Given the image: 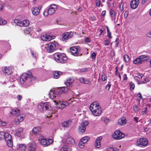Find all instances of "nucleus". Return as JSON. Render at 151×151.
Instances as JSON below:
<instances>
[{
    "label": "nucleus",
    "instance_id": "1",
    "mask_svg": "<svg viewBox=\"0 0 151 151\" xmlns=\"http://www.w3.org/2000/svg\"><path fill=\"white\" fill-rule=\"evenodd\" d=\"M90 109L95 116H99L101 112V107L96 102H94L90 105Z\"/></svg>",
    "mask_w": 151,
    "mask_h": 151
},
{
    "label": "nucleus",
    "instance_id": "2",
    "mask_svg": "<svg viewBox=\"0 0 151 151\" xmlns=\"http://www.w3.org/2000/svg\"><path fill=\"white\" fill-rule=\"evenodd\" d=\"M30 72H29V75L28 74L24 73L21 76L20 78V81L21 84H24V83L26 82L28 83L29 81L32 82L33 81H34L36 78L35 77H31V76H30L29 75H31Z\"/></svg>",
    "mask_w": 151,
    "mask_h": 151
},
{
    "label": "nucleus",
    "instance_id": "3",
    "mask_svg": "<svg viewBox=\"0 0 151 151\" xmlns=\"http://www.w3.org/2000/svg\"><path fill=\"white\" fill-rule=\"evenodd\" d=\"M54 56L55 60L58 63H65L67 60V57L64 54L58 52L54 54Z\"/></svg>",
    "mask_w": 151,
    "mask_h": 151
},
{
    "label": "nucleus",
    "instance_id": "4",
    "mask_svg": "<svg viewBox=\"0 0 151 151\" xmlns=\"http://www.w3.org/2000/svg\"><path fill=\"white\" fill-rule=\"evenodd\" d=\"M66 89H67L66 87H61L54 91H50V97L53 99L56 98L57 96H59L58 92L59 93H64Z\"/></svg>",
    "mask_w": 151,
    "mask_h": 151
},
{
    "label": "nucleus",
    "instance_id": "5",
    "mask_svg": "<svg viewBox=\"0 0 151 151\" xmlns=\"http://www.w3.org/2000/svg\"><path fill=\"white\" fill-rule=\"evenodd\" d=\"M58 44L55 41L51 42L48 45L47 50L48 52L52 53L54 52L57 50L58 47Z\"/></svg>",
    "mask_w": 151,
    "mask_h": 151
},
{
    "label": "nucleus",
    "instance_id": "6",
    "mask_svg": "<svg viewBox=\"0 0 151 151\" xmlns=\"http://www.w3.org/2000/svg\"><path fill=\"white\" fill-rule=\"evenodd\" d=\"M50 108V105L47 102L44 103H41L38 106V109L42 112H43L46 110H49Z\"/></svg>",
    "mask_w": 151,
    "mask_h": 151
},
{
    "label": "nucleus",
    "instance_id": "7",
    "mask_svg": "<svg viewBox=\"0 0 151 151\" xmlns=\"http://www.w3.org/2000/svg\"><path fill=\"white\" fill-rule=\"evenodd\" d=\"M70 51L72 54L74 56H78V55L79 56L82 55V54H80L81 49L80 46H73L70 48Z\"/></svg>",
    "mask_w": 151,
    "mask_h": 151
},
{
    "label": "nucleus",
    "instance_id": "8",
    "mask_svg": "<svg viewBox=\"0 0 151 151\" xmlns=\"http://www.w3.org/2000/svg\"><path fill=\"white\" fill-rule=\"evenodd\" d=\"M147 58L148 57L146 55H141L134 60L133 63L134 64H140L143 63L144 61L147 60Z\"/></svg>",
    "mask_w": 151,
    "mask_h": 151
},
{
    "label": "nucleus",
    "instance_id": "9",
    "mask_svg": "<svg viewBox=\"0 0 151 151\" xmlns=\"http://www.w3.org/2000/svg\"><path fill=\"white\" fill-rule=\"evenodd\" d=\"M4 139L6 142L7 145L9 147H11L13 145V142L11 135L8 133H6Z\"/></svg>",
    "mask_w": 151,
    "mask_h": 151
},
{
    "label": "nucleus",
    "instance_id": "10",
    "mask_svg": "<svg viewBox=\"0 0 151 151\" xmlns=\"http://www.w3.org/2000/svg\"><path fill=\"white\" fill-rule=\"evenodd\" d=\"M124 136V134L119 130H116L113 134V138L116 140L120 139L123 138Z\"/></svg>",
    "mask_w": 151,
    "mask_h": 151
},
{
    "label": "nucleus",
    "instance_id": "11",
    "mask_svg": "<svg viewBox=\"0 0 151 151\" xmlns=\"http://www.w3.org/2000/svg\"><path fill=\"white\" fill-rule=\"evenodd\" d=\"M14 22L17 25L20 27H27L28 26L29 24V22L27 20H24L23 21H20L19 20L15 19L14 21Z\"/></svg>",
    "mask_w": 151,
    "mask_h": 151
},
{
    "label": "nucleus",
    "instance_id": "12",
    "mask_svg": "<svg viewBox=\"0 0 151 151\" xmlns=\"http://www.w3.org/2000/svg\"><path fill=\"white\" fill-rule=\"evenodd\" d=\"M88 124V122L87 121H85L82 123L78 127V132L80 134L83 133L86 129V127Z\"/></svg>",
    "mask_w": 151,
    "mask_h": 151
},
{
    "label": "nucleus",
    "instance_id": "13",
    "mask_svg": "<svg viewBox=\"0 0 151 151\" xmlns=\"http://www.w3.org/2000/svg\"><path fill=\"white\" fill-rule=\"evenodd\" d=\"M53 101L56 103L55 104L56 105L57 108L59 109H62L64 108H65L68 105V102H63L62 101L59 102H57V101L54 100Z\"/></svg>",
    "mask_w": 151,
    "mask_h": 151
},
{
    "label": "nucleus",
    "instance_id": "14",
    "mask_svg": "<svg viewBox=\"0 0 151 151\" xmlns=\"http://www.w3.org/2000/svg\"><path fill=\"white\" fill-rule=\"evenodd\" d=\"M148 141L147 139L145 138L139 139H137V145H139L143 146H145L148 144Z\"/></svg>",
    "mask_w": 151,
    "mask_h": 151
},
{
    "label": "nucleus",
    "instance_id": "15",
    "mask_svg": "<svg viewBox=\"0 0 151 151\" xmlns=\"http://www.w3.org/2000/svg\"><path fill=\"white\" fill-rule=\"evenodd\" d=\"M56 5L55 4H52L49 6L47 9L49 15H51L54 14L57 9Z\"/></svg>",
    "mask_w": 151,
    "mask_h": 151
},
{
    "label": "nucleus",
    "instance_id": "16",
    "mask_svg": "<svg viewBox=\"0 0 151 151\" xmlns=\"http://www.w3.org/2000/svg\"><path fill=\"white\" fill-rule=\"evenodd\" d=\"M2 70L4 74L9 75L12 72V68L11 66H4L2 67Z\"/></svg>",
    "mask_w": 151,
    "mask_h": 151
},
{
    "label": "nucleus",
    "instance_id": "17",
    "mask_svg": "<svg viewBox=\"0 0 151 151\" xmlns=\"http://www.w3.org/2000/svg\"><path fill=\"white\" fill-rule=\"evenodd\" d=\"M73 36V33L71 32H65L62 35L63 40L65 41L72 38Z\"/></svg>",
    "mask_w": 151,
    "mask_h": 151
},
{
    "label": "nucleus",
    "instance_id": "18",
    "mask_svg": "<svg viewBox=\"0 0 151 151\" xmlns=\"http://www.w3.org/2000/svg\"><path fill=\"white\" fill-rule=\"evenodd\" d=\"M20 109L17 108H15L12 110L11 112H10L9 116H13L19 115L20 114Z\"/></svg>",
    "mask_w": 151,
    "mask_h": 151
},
{
    "label": "nucleus",
    "instance_id": "19",
    "mask_svg": "<svg viewBox=\"0 0 151 151\" xmlns=\"http://www.w3.org/2000/svg\"><path fill=\"white\" fill-rule=\"evenodd\" d=\"M25 116L22 115L17 116L15 120V123L16 124L18 125L19 124L20 122H22Z\"/></svg>",
    "mask_w": 151,
    "mask_h": 151
},
{
    "label": "nucleus",
    "instance_id": "20",
    "mask_svg": "<svg viewBox=\"0 0 151 151\" xmlns=\"http://www.w3.org/2000/svg\"><path fill=\"white\" fill-rule=\"evenodd\" d=\"M41 8V7L40 6L32 7L31 10L32 14L35 15H38L40 13V10Z\"/></svg>",
    "mask_w": 151,
    "mask_h": 151
},
{
    "label": "nucleus",
    "instance_id": "21",
    "mask_svg": "<svg viewBox=\"0 0 151 151\" xmlns=\"http://www.w3.org/2000/svg\"><path fill=\"white\" fill-rule=\"evenodd\" d=\"M52 37L50 35H47L45 33H43L41 36V38L42 40L45 41H49L52 39Z\"/></svg>",
    "mask_w": 151,
    "mask_h": 151
},
{
    "label": "nucleus",
    "instance_id": "22",
    "mask_svg": "<svg viewBox=\"0 0 151 151\" xmlns=\"http://www.w3.org/2000/svg\"><path fill=\"white\" fill-rule=\"evenodd\" d=\"M36 145L35 144L31 143L28 145L26 151H35Z\"/></svg>",
    "mask_w": 151,
    "mask_h": 151
},
{
    "label": "nucleus",
    "instance_id": "23",
    "mask_svg": "<svg viewBox=\"0 0 151 151\" xmlns=\"http://www.w3.org/2000/svg\"><path fill=\"white\" fill-rule=\"evenodd\" d=\"M139 0H132L130 2V6L133 9L137 8L139 4Z\"/></svg>",
    "mask_w": 151,
    "mask_h": 151
},
{
    "label": "nucleus",
    "instance_id": "24",
    "mask_svg": "<svg viewBox=\"0 0 151 151\" xmlns=\"http://www.w3.org/2000/svg\"><path fill=\"white\" fill-rule=\"evenodd\" d=\"M109 12L111 19L112 20H115L117 14L116 12L114 10L111 9Z\"/></svg>",
    "mask_w": 151,
    "mask_h": 151
},
{
    "label": "nucleus",
    "instance_id": "25",
    "mask_svg": "<svg viewBox=\"0 0 151 151\" xmlns=\"http://www.w3.org/2000/svg\"><path fill=\"white\" fill-rule=\"evenodd\" d=\"M66 143L70 145H73L75 144V141L71 137L68 136L66 139Z\"/></svg>",
    "mask_w": 151,
    "mask_h": 151
},
{
    "label": "nucleus",
    "instance_id": "26",
    "mask_svg": "<svg viewBox=\"0 0 151 151\" xmlns=\"http://www.w3.org/2000/svg\"><path fill=\"white\" fill-rule=\"evenodd\" d=\"M102 139L101 137L97 138L96 141L95 146L96 148H99L101 147V140Z\"/></svg>",
    "mask_w": 151,
    "mask_h": 151
},
{
    "label": "nucleus",
    "instance_id": "27",
    "mask_svg": "<svg viewBox=\"0 0 151 151\" xmlns=\"http://www.w3.org/2000/svg\"><path fill=\"white\" fill-rule=\"evenodd\" d=\"M72 123V121L71 120L69 119L61 124L62 125L63 127L66 128L69 127Z\"/></svg>",
    "mask_w": 151,
    "mask_h": 151
},
{
    "label": "nucleus",
    "instance_id": "28",
    "mask_svg": "<svg viewBox=\"0 0 151 151\" xmlns=\"http://www.w3.org/2000/svg\"><path fill=\"white\" fill-rule=\"evenodd\" d=\"M139 76L141 78L137 76H134V79L137 81L138 84H142L145 83L144 82L140 81L141 78L142 79V78L143 76L142 74H141L139 75Z\"/></svg>",
    "mask_w": 151,
    "mask_h": 151
},
{
    "label": "nucleus",
    "instance_id": "29",
    "mask_svg": "<svg viewBox=\"0 0 151 151\" xmlns=\"http://www.w3.org/2000/svg\"><path fill=\"white\" fill-rule=\"evenodd\" d=\"M53 74L54 75V78L56 79L58 78L60 76L63 74V72L61 71H55L53 72Z\"/></svg>",
    "mask_w": 151,
    "mask_h": 151
},
{
    "label": "nucleus",
    "instance_id": "30",
    "mask_svg": "<svg viewBox=\"0 0 151 151\" xmlns=\"http://www.w3.org/2000/svg\"><path fill=\"white\" fill-rule=\"evenodd\" d=\"M127 120L125 117H123L119 119L118 123L119 125H124L126 124Z\"/></svg>",
    "mask_w": 151,
    "mask_h": 151
},
{
    "label": "nucleus",
    "instance_id": "31",
    "mask_svg": "<svg viewBox=\"0 0 151 151\" xmlns=\"http://www.w3.org/2000/svg\"><path fill=\"white\" fill-rule=\"evenodd\" d=\"M74 80L70 78H68L67 80V82L65 83V85L67 86L71 87L72 86V83L73 82Z\"/></svg>",
    "mask_w": 151,
    "mask_h": 151
},
{
    "label": "nucleus",
    "instance_id": "32",
    "mask_svg": "<svg viewBox=\"0 0 151 151\" xmlns=\"http://www.w3.org/2000/svg\"><path fill=\"white\" fill-rule=\"evenodd\" d=\"M41 131V128L40 127H34L32 130V133L35 134L38 133Z\"/></svg>",
    "mask_w": 151,
    "mask_h": 151
},
{
    "label": "nucleus",
    "instance_id": "33",
    "mask_svg": "<svg viewBox=\"0 0 151 151\" xmlns=\"http://www.w3.org/2000/svg\"><path fill=\"white\" fill-rule=\"evenodd\" d=\"M23 129L22 128H19L16 133V135L17 137H20L22 133Z\"/></svg>",
    "mask_w": 151,
    "mask_h": 151
},
{
    "label": "nucleus",
    "instance_id": "34",
    "mask_svg": "<svg viewBox=\"0 0 151 151\" xmlns=\"http://www.w3.org/2000/svg\"><path fill=\"white\" fill-rule=\"evenodd\" d=\"M40 142L41 144L44 146L49 145V142H47V140L46 139H41Z\"/></svg>",
    "mask_w": 151,
    "mask_h": 151
},
{
    "label": "nucleus",
    "instance_id": "35",
    "mask_svg": "<svg viewBox=\"0 0 151 151\" xmlns=\"http://www.w3.org/2000/svg\"><path fill=\"white\" fill-rule=\"evenodd\" d=\"M79 81L85 84H88L89 82L88 80L86 79L83 77H81L79 78Z\"/></svg>",
    "mask_w": 151,
    "mask_h": 151
},
{
    "label": "nucleus",
    "instance_id": "36",
    "mask_svg": "<svg viewBox=\"0 0 151 151\" xmlns=\"http://www.w3.org/2000/svg\"><path fill=\"white\" fill-rule=\"evenodd\" d=\"M71 149L67 147L65 145L60 150V151H71Z\"/></svg>",
    "mask_w": 151,
    "mask_h": 151
},
{
    "label": "nucleus",
    "instance_id": "37",
    "mask_svg": "<svg viewBox=\"0 0 151 151\" xmlns=\"http://www.w3.org/2000/svg\"><path fill=\"white\" fill-rule=\"evenodd\" d=\"M124 60L125 63H128L129 60V56L127 54L124 55Z\"/></svg>",
    "mask_w": 151,
    "mask_h": 151
},
{
    "label": "nucleus",
    "instance_id": "38",
    "mask_svg": "<svg viewBox=\"0 0 151 151\" xmlns=\"http://www.w3.org/2000/svg\"><path fill=\"white\" fill-rule=\"evenodd\" d=\"M89 139V138L87 136L81 139V141H82L85 144L86 143Z\"/></svg>",
    "mask_w": 151,
    "mask_h": 151
},
{
    "label": "nucleus",
    "instance_id": "39",
    "mask_svg": "<svg viewBox=\"0 0 151 151\" xmlns=\"http://www.w3.org/2000/svg\"><path fill=\"white\" fill-rule=\"evenodd\" d=\"M6 133L3 131L0 132V140L4 139Z\"/></svg>",
    "mask_w": 151,
    "mask_h": 151
},
{
    "label": "nucleus",
    "instance_id": "40",
    "mask_svg": "<svg viewBox=\"0 0 151 151\" xmlns=\"http://www.w3.org/2000/svg\"><path fill=\"white\" fill-rule=\"evenodd\" d=\"M107 32V36L110 39L112 38V37L111 36V33L110 32L109 30L108 27L107 26L106 27Z\"/></svg>",
    "mask_w": 151,
    "mask_h": 151
},
{
    "label": "nucleus",
    "instance_id": "41",
    "mask_svg": "<svg viewBox=\"0 0 151 151\" xmlns=\"http://www.w3.org/2000/svg\"><path fill=\"white\" fill-rule=\"evenodd\" d=\"M124 4L122 2H120L119 3V8L120 11L122 12L124 8Z\"/></svg>",
    "mask_w": 151,
    "mask_h": 151
},
{
    "label": "nucleus",
    "instance_id": "42",
    "mask_svg": "<svg viewBox=\"0 0 151 151\" xmlns=\"http://www.w3.org/2000/svg\"><path fill=\"white\" fill-rule=\"evenodd\" d=\"M101 79L103 81H105L107 80V76L106 74L103 73L102 74L101 77Z\"/></svg>",
    "mask_w": 151,
    "mask_h": 151
},
{
    "label": "nucleus",
    "instance_id": "43",
    "mask_svg": "<svg viewBox=\"0 0 151 151\" xmlns=\"http://www.w3.org/2000/svg\"><path fill=\"white\" fill-rule=\"evenodd\" d=\"M82 142V141L80 140L78 143V146L81 148H83L84 147L85 144Z\"/></svg>",
    "mask_w": 151,
    "mask_h": 151
},
{
    "label": "nucleus",
    "instance_id": "44",
    "mask_svg": "<svg viewBox=\"0 0 151 151\" xmlns=\"http://www.w3.org/2000/svg\"><path fill=\"white\" fill-rule=\"evenodd\" d=\"M19 147L21 150H24L26 148L24 144H20L19 145Z\"/></svg>",
    "mask_w": 151,
    "mask_h": 151
},
{
    "label": "nucleus",
    "instance_id": "45",
    "mask_svg": "<svg viewBox=\"0 0 151 151\" xmlns=\"http://www.w3.org/2000/svg\"><path fill=\"white\" fill-rule=\"evenodd\" d=\"M30 29L29 28H27L24 30V33L26 34H29L30 33Z\"/></svg>",
    "mask_w": 151,
    "mask_h": 151
},
{
    "label": "nucleus",
    "instance_id": "46",
    "mask_svg": "<svg viewBox=\"0 0 151 151\" xmlns=\"http://www.w3.org/2000/svg\"><path fill=\"white\" fill-rule=\"evenodd\" d=\"M129 85L130 87V90H133L135 87V86L134 84L133 83L131 82L130 83Z\"/></svg>",
    "mask_w": 151,
    "mask_h": 151
},
{
    "label": "nucleus",
    "instance_id": "47",
    "mask_svg": "<svg viewBox=\"0 0 151 151\" xmlns=\"http://www.w3.org/2000/svg\"><path fill=\"white\" fill-rule=\"evenodd\" d=\"M6 23V21L5 20H3L0 17V25L5 24Z\"/></svg>",
    "mask_w": 151,
    "mask_h": 151
},
{
    "label": "nucleus",
    "instance_id": "48",
    "mask_svg": "<svg viewBox=\"0 0 151 151\" xmlns=\"http://www.w3.org/2000/svg\"><path fill=\"white\" fill-rule=\"evenodd\" d=\"M133 109L134 111L136 112H138L139 110V108L137 106L135 105L134 106Z\"/></svg>",
    "mask_w": 151,
    "mask_h": 151
},
{
    "label": "nucleus",
    "instance_id": "49",
    "mask_svg": "<svg viewBox=\"0 0 151 151\" xmlns=\"http://www.w3.org/2000/svg\"><path fill=\"white\" fill-rule=\"evenodd\" d=\"M101 3V0H96V6H100Z\"/></svg>",
    "mask_w": 151,
    "mask_h": 151
},
{
    "label": "nucleus",
    "instance_id": "50",
    "mask_svg": "<svg viewBox=\"0 0 151 151\" xmlns=\"http://www.w3.org/2000/svg\"><path fill=\"white\" fill-rule=\"evenodd\" d=\"M104 44L106 46L108 45L109 44V40H105L104 42Z\"/></svg>",
    "mask_w": 151,
    "mask_h": 151
},
{
    "label": "nucleus",
    "instance_id": "51",
    "mask_svg": "<svg viewBox=\"0 0 151 151\" xmlns=\"http://www.w3.org/2000/svg\"><path fill=\"white\" fill-rule=\"evenodd\" d=\"M96 54L95 52L92 53L91 55V57L93 59H95L96 58Z\"/></svg>",
    "mask_w": 151,
    "mask_h": 151
},
{
    "label": "nucleus",
    "instance_id": "52",
    "mask_svg": "<svg viewBox=\"0 0 151 151\" xmlns=\"http://www.w3.org/2000/svg\"><path fill=\"white\" fill-rule=\"evenodd\" d=\"M128 15V12L127 11H126L124 13V18H126Z\"/></svg>",
    "mask_w": 151,
    "mask_h": 151
},
{
    "label": "nucleus",
    "instance_id": "53",
    "mask_svg": "<svg viewBox=\"0 0 151 151\" xmlns=\"http://www.w3.org/2000/svg\"><path fill=\"white\" fill-rule=\"evenodd\" d=\"M110 83V82H109V84H108L106 86V89H107L108 88V90H109L110 88L111 87V84H110L109 83Z\"/></svg>",
    "mask_w": 151,
    "mask_h": 151
},
{
    "label": "nucleus",
    "instance_id": "54",
    "mask_svg": "<svg viewBox=\"0 0 151 151\" xmlns=\"http://www.w3.org/2000/svg\"><path fill=\"white\" fill-rule=\"evenodd\" d=\"M43 14L45 16H47L48 14H49V13L48 12V10H45L44 12L43 13Z\"/></svg>",
    "mask_w": 151,
    "mask_h": 151
},
{
    "label": "nucleus",
    "instance_id": "55",
    "mask_svg": "<svg viewBox=\"0 0 151 151\" xmlns=\"http://www.w3.org/2000/svg\"><path fill=\"white\" fill-rule=\"evenodd\" d=\"M17 98L19 101H20L22 99V96L18 95L17 96Z\"/></svg>",
    "mask_w": 151,
    "mask_h": 151
},
{
    "label": "nucleus",
    "instance_id": "56",
    "mask_svg": "<svg viewBox=\"0 0 151 151\" xmlns=\"http://www.w3.org/2000/svg\"><path fill=\"white\" fill-rule=\"evenodd\" d=\"M87 69L86 68H83L80 69V72H84L87 71Z\"/></svg>",
    "mask_w": 151,
    "mask_h": 151
},
{
    "label": "nucleus",
    "instance_id": "57",
    "mask_svg": "<svg viewBox=\"0 0 151 151\" xmlns=\"http://www.w3.org/2000/svg\"><path fill=\"white\" fill-rule=\"evenodd\" d=\"M6 124L1 120H0V126H4Z\"/></svg>",
    "mask_w": 151,
    "mask_h": 151
},
{
    "label": "nucleus",
    "instance_id": "58",
    "mask_svg": "<svg viewBox=\"0 0 151 151\" xmlns=\"http://www.w3.org/2000/svg\"><path fill=\"white\" fill-rule=\"evenodd\" d=\"M110 149L111 150H112L113 151H118V149L116 148L111 147L110 148Z\"/></svg>",
    "mask_w": 151,
    "mask_h": 151
},
{
    "label": "nucleus",
    "instance_id": "59",
    "mask_svg": "<svg viewBox=\"0 0 151 151\" xmlns=\"http://www.w3.org/2000/svg\"><path fill=\"white\" fill-rule=\"evenodd\" d=\"M118 40L119 39L118 38H116V40H115V46L116 47H117L118 45Z\"/></svg>",
    "mask_w": 151,
    "mask_h": 151
},
{
    "label": "nucleus",
    "instance_id": "60",
    "mask_svg": "<svg viewBox=\"0 0 151 151\" xmlns=\"http://www.w3.org/2000/svg\"><path fill=\"white\" fill-rule=\"evenodd\" d=\"M45 139V138L42 135H40L39 139L40 140V141L41 140V139Z\"/></svg>",
    "mask_w": 151,
    "mask_h": 151
},
{
    "label": "nucleus",
    "instance_id": "61",
    "mask_svg": "<svg viewBox=\"0 0 151 151\" xmlns=\"http://www.w3.org/2000/svg\"><path fill=\"white\" fill-rule=\"evenodd\" d=\"M85 41L86 42H88V43L90 42V41H91V40H90V39L88 37H86L85 38Z\"/></svg>",
    "mask_w": 151,
    "mask_h": 151
},
{
    "label": "nucleus",
    "instance_id": "62",
    "mask_svg": "<svg viewBox=\"0 0 151 151\" xmlns=\"http://www.w3.org/2000/svg\"><path fill=\"white\" fill-rule=\"evenodd\" d=\"M139 118L137 117H134V120L135 121L136 123H138Z\"/></svg>",
    "mask_w": 151,
    "mask_h": 151
},
{
    "label": "nucleus",
    "instance_id": "63",
    "mask_svg": "<svg viewBox=\"0 0 151 151\" xmlns=\"http://www.w3.org/2000/svg\"><path fill=\"white\" fill-rule=\"evenodd\" d=\"M123 78L124 80H126L127 79V76L126 74H125L124 75Z\"/></svg>",
    "mask_w": 151,
    "mask_h": 151
},
{
    "label": "nucleus",
    "instance_id": "64",
    "mask_svg": "<svg viewBox=\"0 0 151 151\" xmlns=\"http://www.w3.org/2000/svg\"><path fill=\"white\" fill-rule=\"evenodd\" d=\"M147 36L148 37H151V31L147 33Z\"/></svg>",
    "mask_w": 151,
    "mask_h": 151
}]
</instances>
